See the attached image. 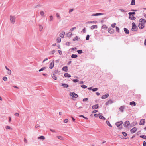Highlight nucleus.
<instances>
[{"label": "nucleus", "instance_id": "obj_26", "mask_svg": "<svg viewBox=\"0 0 146 146\" xmlns=\"http://www.w3.org/2000/svg\"><path fill=\"white\" fill-rule=\"evenodd\" d=\"M52 77L54 80H57V77L55 76V74H52Z\"/></svg>", "mask_w": 146, "mask_h": 146}, {"label": "nucleus", "instance_id": "obj_47", "mask_svg": "<svg viewBox=\"0 0 146 146\" xmlns=\"http://www.w3.org/2000/svg\"><path fill=\"white\" fill-rule=\"evenodd\" d=\"M95 23V22L94 21H88V22H86V23Z\"/></svg>", "mask_w": 146, "mask_h": 146}, {"label": "nucleus", "instance_id": "obj_50", "mask_svg": "<svg viewBox=\"0 0 146 146\" xmlns=\"http://www.w3.org/2000/svg\"><path fill=\"white\" fill-rule=\"evenodd\" d=\"M122 133L124 137H126L127 135V134L125 132H123Z\"/></svg>", "mask_w": 146, "mask_h": 146}, {"label": "nucleus", "instance_id": "obj_32", "mask_svg": "<svg viewBox=\"0 0 146 146\" xmlns=\"http://www.w3.org/2000/svg\"><path fill=\"white\" fill-rule=\"evenodd\" d=\"M106 124L110 127H112L109 121H107L106 122Z\"/></svg>", "mask_w": 146, "mask_h": 146}, {"label": "nucleus", "instance_id": "obj_21", "mask_svg": "<svg viewBox=\"0 0 146 146\" xmlns=\"http://www.w3.org/2000/svg\"><path fill=\"white\" fill-rule=\"evenodd\" d=\"M103 13H96V14H92V16H98L99 15H103Z\"/></svg>", "mask_w": 146, "mask_h": 146}, {"label": "nucleus", "instance_id": "obj_7", "mask_svg": "<svg viewBox=\"0 0 146 146\" xmlns=\"http://www.w3.org/2000/svg\"><path fill=\"white\" fill-rule=\"evenodd\" d=\"M54 65V61L53 60L52 62L50 63L49 65V68L50 69H52Z\"/></svg>", "mask_w": 146, "mask_h": 146}, {"label": "nucleus", "instance_id": "obj_6", "mask_svg": "<svg viewBox=\"0 0 146 146\" xmlns=\"http://www.w3.org/2000/svg\"><path fill=\"white\" fill-rule=\"evenodd\" d=\"M108 31L109 33L111 34L113 33L114 31L113 28H109L108 29Z\"/></svg>", "mask_w": 146, "mask_h": 146}, {"label": "nucleus", "instance_id": "obj_42", "mask_svg": "<svg viewBox=\"0 0 146 146\" xmlns=\"http://www.w3.org/2000/svg\"><path fill=\"white\" fill-rule=\"evenodd\" d=\"M49 17H50V19H49V21H51L53 20V17L52 16V15L50 16Z\"/></svg>", "mask_w": 146, "mask_h": 146}, {"label": "nucleus", "instance_id": "obj_44", "mask_svg": "<svg viewBox=\"0 0 146 146\" xmlns=\"http://www.w3.org/2000/svg\"><path fill=\"white\" fill-rule=\"evenodd\" d=\"M81 87L84 88V89H85L86 88H87V86L85 85H82L81 86Z\"/></svg>", "mask_w": 146, "mask_h": 146}, {"label": "nucleus", "instance_id": "obj_34", "mask_svg": "<svg viewBox=\"0 0 146 146\" xmlns=\"http://www.w3.org/2000/svg\"><path fill=\"white\" fill-rule=\"evenodd\" d=\"M38 139H40L44 140L45 139V137L43 136H41L40 137H39L38 138Z\"/></svg>", "mask_w": 146, "mask_h": 146}, {"label": "nucleus", "instance_id": "obj_8", "mask_svg": "<svg viewBox=\"0 0 146 146\" xmlns=\"http://www.w3.org/2000/svg\"><path fill=\"white\" fill-rule=\"evenodd\" d=\"M113 102V101L111 100H110L106 102L105 103V105H108L109 104H111Z\"/></svg>", "mask_w": 146, "mask_h": 146}, {"label": "nucleus", "instance_id": "obj_59", "mask_svg": "<svg viewBox=\"0 0 146 146\" xmlns=\"http://www.w3.org/2000/svg\"><path fill=\"white\" fill-rule=\"evenodd\" d=\"M98 111L97 110H94L92 111V113H94L96 112H98Z\"/></svg>", "mask_w": 146, "mask_h": 146}, {"label": "nucleus", "instance_id": "obj_46", "mask_svg": "<svg viewBox=\"0 0 146 146\" xmlns=\"http://www.w3.org/2000/svg\"><path fill=\"white\" fill-rule=\"evenodd\" d=\"M98 90L97 88H95L92 89V90L93 92H95L97 91Z\"/></svg>", "mask_w": 146, "mask_h": 146}, {"label": "nucleus", "instance_id": "obj_51", "mask_svg": "<svg viewBox=\"0 0 146 146\" xmlns=\"http://www.w3.org/2000/svg\"><path fill=\"white\" fill-rule=\"evenodd\" d=\"M116 31H117L118 32H119V27H116Z\"/></svg>", "mask_w": 146, "mask_h": 146}, {"label": "nucleus", "instance_id": "obj_64", "mask_svg": "<svg viewBox=\"0 0 146 146\" xmlns=\"http://www.w3.org/2000/svg\"><path fill=\"white\" fill-rule=\"evenodd\" d=\"M82 31L84 33H85L86 32V28H84L82 30Z\"/></svg>", "mask_w": 146, "mask_h": 146}, {"label": "nucleus", "instance_id": "obj_33", "mask_svg": "<svg viewBox=\"0 0 146 146\" xmlns=\"http://www.w3.org/2000/svg\"><path fill=\"white\" fill-rule=\"evenodd\" d=\"M46 68V67H42V68H41V69H40L39 70V72H41V71H42L43 70H44Z\"/></svg>", "mask_w": 146, "mask_h": 146}, {"label": "nucleus", "instance_id": "obj_63", "mask_svg": "<svg viewBox=\"0 0 146 146\" xmlns=\"http://www.w3.org/2000/svg\"><path fill=\"white\" fill-rule=\"evenodd\" d=\"M143 146H146V142L145 141H144L143 143Z\"/></svg>", "mask_w": 146, "mask_h": 146}, {"label": "nucleus", "instance_id": "obj_14", "mask_svg": "<svg viewBox=\"0 0 146 146\" xmlns=\"http://www.w3.org/2000/svg\"><path fill=\"white\" fill-rule=\"evenodd\" d=\"M109 96V94H106L105 95H103L101 97L102 99H105L108 97Z\"/></svg>", "mask_w": 146, "mask_h": 146}, {"label": "nucleus", "instance_id": "obj_15", "mask_svg": "<svg viewBox=\"0 0 146 146\" xmlns=\"http://www.w3.org/2000/svg\"><path fill=\"white\" fill-rule=\"evenodd\" d=\"M137 130V129L136 128L134 127L130 130V131L131 133H134Z\"/></svg>", "mask_w": 146, "mask_h": 146}, {"label": "nucleus", "instance_id": "obj_41", "mask_svg": "<svg viewBox=\"0 0 146 146\" xmlns=\"http://www.w3.org/2000/svg\"><path fill=\"white\" fill-rule=\"evenodd\" d=\"M119 10L122 12H126L127 11L125 10L122 9H119Z\"/></svg>", "mask_w": 146, "mask_h": 146}, {"label": "nucleus", "instance_id": "obj_57", "mask_svg": "<svg viewBox=\"0 0 146 146\" xmlns=\"http://www.w3.org/2000/svg\"><path fill=\"white\" fill-rule=\"evenodd\" d=\"M56 16L59 19H60V17L58 13L56 14Z\"/></svg>", "mask_w": 146, "mask_h": 146}, {"label": "nucleus", "instance_id": "obj_52", "mask_svg": "<svg viewBox=\"0 0 146 146\" xmlns=\"http://www.w3.org/2000/svg\"><path fill=\"white\" fill-rule=\"evenodd\" d=\"M116 25V24L115 23H114L113 24L111 25V27L112 28H114V27H115V25Z\"/></svg>", "mask_w": 146, "mask_h": 146}, {"label": "nucleus", "instance_id": "obj_53", "mask_svg": "<svg viewBox=\"0 0 146 146\" xmlns=\"http://www.w3.org/2000/svg\"><path fill=\"white\" fill-rule=\"evenodd\" d=\"M40 13V15L41 16H44V12L43 11H41Z\"/></svg>", "mask_w": 146, "mask_h": 146}, {"label": "nucleus", "instance_id": "obj_23", "mask_svg": "<svg viewBox=\"0 0 146 146\" xmlns=\"http://www.w3.org/2000/svg\"><path fill=\"white\" fill-rule=\"evenodd\" d=\"M129 19L131 20H135L136 19V17L133 15V16L132 15L131 16H129Z\"/></svg>", "mask_w": 146, "mask_h": 146}, {"label": "nucleus", "instance_id": "obj_29", "mask_svg": "<svg viewBox=\"0 0 146 146\" xmlns=\"http://www.w3.org/2000/svg\"><path fill=\"white\" fill-rule=\"evenodd\" d=\"M128 14L129 15V16H131L132 15L133 16V15L135 14V12H130Z\"/></svg>", "mask_w": 146, "mask_h": 146}, {"label": "nucleus", "instance_id": "obj_24", "mask_svg": "<svg viewBox=\"0 0 146 146\" xmlns=\"http://www.w3.org/2000/svg\"><path fill=\"white\" fill-rule=\"evenodd\" d=\"M66 35L67 37H71L72 35V34L71 32H69L66 34Z\"/></svg>", "mask_w": 146, "mask_h": 146}, {"label": "nucleus", "instance_id": "obj_35", "mask_svg": "<svg viewBox=\"0 0 146 146\" xmlns=\"http://www.w3.org/2000/svg\"><path fill=\"white\" fill-rule=\"evenodd\" d=\"M99 118L100 119H104V120H105V117H104L103 116H102V115H99Z\"/></svg>", "mask_w": 146, "mask_h": 146}, {"label": "nucleus", "instance_id": "obj_25", "mask_svg": "<svg viewBox=\"0 0 146 146\" xmlns=\"http://www.w3.org/2000/svg\"><path fill=\"white\" fill-rule=\"evenodd\" d=\"M129 104L131 105L135 106L136 105V103L134 101L131 102H130Z\"/></svg>", "mask_w": 146, "mask_h": 146}, {"label": "nucleus", "instance_id": "obj_56", "mask_svg": "<svg viewBox=\"0 0 146 146\" xmlns=\"http://www.w3.org/2000/svg\"><path fill=\"white\" fill-rule=\"evenodd\" d=\"M58 52L60 55H61L62 54V52L60 50H58Z\"/></svg>", "mask_w": 146, "mask_h": 146}, {"label": "nucleus", "instance_id": "obj_13", "mask_svg": "<svg viewBox=\"0 0 146 146\" xmlns=\"http://www.w3.org/2000/svg\"><path fill=\"white\" fill-rule=\"evenodd\" d=\"M123 124V122L122 121H120L116 122L115 123L116 125L118 127L120 126V125Z\"/></svg>", "mask_w": 146, "mask_h": 146}, {"label": "nucleus", "instance_id": "obj_19", "mask_svg": "<svg viewBox=\"0 0 146 146\" xmlns=\"http://www.w3.org/2000/svg\"><path fill=\"white\" fill-rule=\"evenodd\" d=\"M124 30L125 32V33L126 34H129V30L126 28H124Z\"/></svg>", "mask_w": 146, "mask_h": 146}, {"label": "nucleus", "instance_id": "obj_18", "mask_svg": "<svg viewBox=\"0 0 146 146\" xmlns=\"http://www.w3.org/2000/svg\"><path fill=\"white\" fill-rule=\"evenodd\" d=\"M124 107V106H123L120 107L119 108V110L121 112H123V110Z\"/></svg>", "mask_w": 146, "mask_h": 146}, {"label": "nucleus", "instance_id": "obj_10", "mask_svg": "<svg viewBox=\"0 0 146 146\" xmlns=\"http://www.w3.org/2000/svg\"><path fill=\"white\" fill-rule=\"evenodd\" d=\"M98 107L99 106L98 104L93 105L92 106V108L94 110L97 109L98 108Z\"/></svg>", "mask_w": 146, "mask_h": 146}, {"label": "nucleus", "instance_id": "obj_48", "mask_svg": "<svg viewBox=\"0 0 146 146\" xmlns=\"http://www.w3.org/2000/svg\"><path fill=\"white\" fill-rule=\"evenodd\" d=\"M55 52V51L54 50H53L52 51H51L50 52V54H54Z\"/></svg>", "mask_w": 146, "mask_h": 146}, {"label": "nucleus", "instance_id": "obj_9", "mask_svg": "<svg viewBox=\"0 0 146 146\" xmlns=\"http://www.w3.org/2000/svg\"><path fill=\"white\" fill-rule=\"evenodd\" d=\"M145 122V120L144 119H141L140 121V122L139 123L140 125H143Z\"/></svg>", "mask_w": 146, "mask_h": 146}, {"label": "nucleus", "instance_id": "obj_54", "mask_svg": "<svg viewBox=\"0 0 146 146\" xmlns=\"http://www.w3.org/2000/svg\"><path fill=\"white\" fill-rule=\"evenodd\" d=\"M73 82L75 83L78 82V80L77 79H73Z\"/></svg>", "mask_w": 146, "mask_h": 146}, {"label": "nucleus", "instance_id": "obj_5", "mask_svg": "<svg viewBox=\"0 0 146 146\" xmlns=\"http://www.w3.org/2000/svg\"><path fill=\"white\" fill-rule=\"evenodd\" d=\"M130 124L129 122L128 121H126L124 122L123 125L125 127H127Z\"/></svg>", "mask_w": 146, "mask_h": 146}, {"label": "nucleus", "instance_id": "obj_45", "mask_svg": "<svg viewBox=\"0 0 146 146\" xmlns=\"http://www.w3.org/2000/svg\"><path fill=\"white\" fill-rule=\"evenodd\" d=\"M90 35H87L86 37V39L87 40H88L89 39Z\"/></svg>", "mask_w": 146, "mask_h": 146}, {"label": "nucleus", "instance_id": "obj_17", "mask_svg": "<svg viewBox=\"0 0 146 146\" xmlns=\"http://www.w3.org/2000/svg\"><path fill=\"white\" fill-rule=\"evenodd\" d=\"M68 67L67 66H64L62 68V70L64 71L65 72H67L68 70Z\"/></svg>", "mask_w": 146, "mask_h": 146}, {"label": "nucleus", "instance_id": "obj_37", "mask_svg": "<svg viewBox=\"0 0 146 146\" xmlns=\"http://www.w3.org/2000/svg\"><path fill=\"white\" fill-rule=\"evenodd\" d=\"M56 41L58 43H60L61 41V38L60 37H58Z\"/></svg>", "mask_w": 146, "mask_h": 146}, {"label": "nucleus", "instance_id": "obj_30", "mask_svg": "<svg viewBox=\"0 0 146 146\" xmlns=\"http://www.w3.org/2000/svg\"><path fill=\"white\" fill-rule=\"evenodd\" d=\"M57 137L61 140H64V138L61 136H57Z\"/></svg>", "mask_w": 146, "mask_h": 146}, {"label": "nucleus", "instance_id": "obj_2", "mask_svg": "<svg viewBox=\"0 0 146 146\" xmlns=\"http://www.w3.org/2000/svg\"><path fill=\"white\" fill-rule=\"evenodd\" d=\"M10 20L11 23L14 24L15 22V17L14 16H11Z\"/></svg>", "mask_w": 146, "mask_h": 146}, {"label": "nucleus", "instance_id": "obj_4", "mask_svg": "<svg viewBox=\"0 0 146 146\" xmlns=\"http://www.w3.org/2000/svg\"><path fill=\"white\" fill-rule=\"evenodd\" d=\"M138 27L140 29H143L145 27V25L144 24H143V23H140L138 25Z\"/></svg>", "mask_w": 146, "mask_h": 146}, {"label": "nucleus", "instance_id": "obj_28", "mask_svg": "<svg viewBox=\"0 0 146 146\" xmlns=\"http://www.w3.org/2000/svg\"><path fill=\"white\" fill-rule=\"evenodd\" d=\"M61 85L62 86H63L64 88H68V87L69 86L67 84H62Z\"/></svg>", "mask_w": 146, "mask_h": 146}, {"label": "nucleus", "instance_id": "obj_12", "mask_svg": "<svg viewBox=\"0 0 146 146\" xmlns=\"http://www.w3.org/2000/svg\"><path fill=\"white\" fill-rule=\"evenodd\" d=\"M5 69L8 70V72H7V73L8 74L10 75L11 73V71L10 70H9V69L7 67L5 66Z\"/></svg>", "mask_w": 146, "mask_h": 146}, {"label": "nucleus", "instance_id": "obj_61", "mask_svg": "<svg viewBox=\"0 0 146 146\" xmlns=\"http://www.w3.org/2000/svg\"><path fill=\"white\" fill-rule=\"evenodd\" d=\"M68 119H65L64 120V122L65 123H67L68 121Z\"/></svg>", "mask_w": 146, "mask_h": 146}, {"label": "nucleus", "instance_id": "obj_27", "mask_svg": "<svg viewBox=\"0 0 146 146\" xmlns=\"http://www.w3.org/2000/svg\"><path fill=\"white\" fill-rule=\"evenodd\" d=\"M78 57V56L76 54H72L71 56V57L72 58H76Z\"/></svg>", "mask_w": 146, "mask_h": 146}, {"label": "nucleus", "instance_id": "obj_43", "mask_svg": "<svg viewBox=\"0 0 146 146\" xmlns=\"http://www.w3.org/2000/svg\"><path fill=\"white\" fill-rule=\"evenodd\" d=\"M140 137L141 138L146 139V136L145 135H140Z\"/></svg>", "mask_w": 146, "mask_h": 146}, {"label": "nucleus", "instance_id": "obj_58", "mask_svg": "<svg viewBox=\"0 0 146 146\" xmlns=\"http://www.w3.org/2000/svg\"><path fill=\"white\" fill-rule=\"evenodd\" d=\"M88 100V98H84L83 99V101H87Z\"/></svg>", "mask_w": 146, "mask_h": 146}, {"label": "nucleus", "instance_id": "obj_60", "mask_svg": "<svg viewBox=\"0 0 146 146\" xmlns=\"http://www.w3.org/2000/svg\"><path fill=\"white\" fill-rule=\"evenodd\" d=\"M11 128V127L9 126H7L6 127V128L7 129H10Z\"/></svg>", "mask_w": 146, "mask_h": 146}, {"label": "nucleus", "instance_id": "obj_16", "mask_svg": "<svg viewBox=\"0 0 146 146\" xmlns=\"http://www.w3.org/2000/svg\"><path fill=\"white\" fill-rule=\"evenodd\" d=\"M65 33L63 31L60 34V36L62 38H63L64 37Z\"/></svg>", "mask_w": 146, "mask_h": 146}, {"label": "nucleus", "instance_id": "obj_20", "mask_svg": "<svg viewBox=\"0 0 146 146\" xmlns=\"http://www.w3.org/2000/svg\"><path fill=\"white\" fill-rule=\"evenodd\" d=\"M64 76L66 77H71L70 75L67 73H65L64 74Z\"/></svg>", "mask_w": 146, "mask_h": 146}, {"label": "nucleus", "instance_id": "obj_36", "mask_svg": "<svg viewBox=\"0 0 146 146\" xmlns=\"http://www.w3.org/2000/svg\"><path fill=\"white\" fill-rule=\"evenodd\" d=\"M39 30L40 31H41L43 29V27L40 25H39Z\"/></svg>", "mask_w": 146, "mask_h": 146}, {"label": "nucleus", "instance_id": "obj_40", "mask_svg": "<svg viewBox=\"0 0 146 146\" xmlns=\"http://www.w3.org/2000/svg\"><path fill=\"white\" fill-rule=\"evenodd\" d=\"M102 28L103 29H106L107 28V26L105 25H104L102 26Z\"/></svg>", "mask_w": 146, "mask_h": 146}, {"label": "nucleus", "instance_id": "obj_1", "mask_svg": "<svg viewBox=\"0 0 146 146\" xmlns=\"http://www.w3.org/2000/svg\"><path fill=\"white\" fill-rule=\"evenodd\" d=\"M132 28L131 30L133 31H136L137 30L138 28L136 26L135 23L134 22H133L132 23Z\"/></svg>", "mask_w": 146, "mask_h": 146}, {"label": "nucleus", "instance_id": "obj_11", "mask_svg": "<svg viewBox=\"0 0 146 146\" xmlns=\"http://www.w3.org/2000/svg\"><path fill=\"white\" fill-rule=\"evenodd\" d=\"M139 22L140 23H143V24H145L146 23V20L141 18L139 20Z\"/></svg>", "mask_w": 146, "mask_h": 146}, {"label": "nucleus", "instance_id": "obj_62", "mask_svg": "<svg viewBox=\"0 0 146 146\" xmlns=\"http://www.w3.org/2000/svg\"><path fill=\"white\" fill-rule=\"evenodd\" d=\"M70 42H67L66 44V45H68V46H69L70 45Z\"/></svg>", "mask_w": 146, "mask_h": 146}, {"label": "nucleus", "instance_id": "obj_55", "mask_svg": "<svg viewBox=\"0 0 146 146\" xmlns=\"http://www.w3.org/2000/svg\"><path fill=\"white\" fill-rule=\"evenodd\" d=\"M76 29V27H73V28H72L70 29V31H73L75 29Z\"/></svg>", "mask_w": 146, "mask_h": 146}, {"label": "nucleus", "instance_id": "obj_3", "mask_svg": "<svg viewBox=\"0 0 146 146\" xmlns=\"http://www.w3.org/2000/svg\"><path fill=\"white\" fill-rule=\"evenodd\" d=\"M70 95L72 96V98H77L78 97V95L77 94H75L74 92H70Z\"/></svg>", "mask_w": 146, "mask_h": 146}, {"label": "nucleus", "instance_id": "obj_49", "mask_svg": "<svg viewBox=\"0 0 146 146\" xmlns=\"http://www.w3.org/2000/svg\"><path fill=\"white\" fill-rule=\"evenodd\" d=\"M7 79V78L5 76L3 78V80L4 81H6Z\"/></svg>", "mask_w": 146, "mask_h": 146}, {"label": "nucleus", "instance_id": "obj_39", "mask_svg": "<svg viewBox=\"0 0 146 146\" xmlns=\"http://www.w3.org/2000/svg\"><path fill=\"white\" fill-rule=\"evenodd\" d=\"M78 39H80V38H78V36H76L73 39V40L74 41H75Z\"/></svg>", "mask_w": 146, "mask_h": 146}, {"label": "nucleus", "instance_id": "obj_22", "mask_svg": "<svg viewBox=\"0 0 146 146\" xmlns=\"http://www.w3.org/2000/svg\"><path fill=\"white\" fill-rule=\"evenodd\" d=\"M90 28L91 29L93 30L95 28L96 29L97 28V25H93L91 26Z\"/></svg>", "mask_w": 146, "mask_h": 146}, {"label": "nucleus", "instance_id": "obj_38", "mask_svg": "<svg viewBox=\"0 0 146 146\" xmlns=\"http://www.w3.org/2000/svg\"><path fill=\"white\" fill-rule=\"evenodd\" d=\"M77 52L79 54H81L83 53L82 51L81 50H78L77 51Z\"/></svg>", "mask_w": 146, "mask_h": 146}, {"label": "nucleus", "instance_id": "obj_31", "mask_svg": "<svg viewBox=\"0 0 146 146\" xmlns=\"http://www.w3.org/2000/svg\"><path fill=\"white\" fill-rule=\"evenodd\" d=\"M135 0H132L131 2V5H135Z\"/></svg>", "mask_w": 146, "mask_h": 146}]
</instances>
